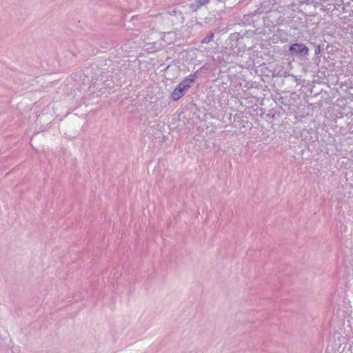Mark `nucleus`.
Wrapping results in <instances>:
<instances>
[{
  "instance_id": "1",
  "label": "nucleus",
  "mask_w": 353,
  "mask_h": 353,
  "mask_svg": "<svg viewBox=\"0 0 353 353\" xmlns=\"http://www.w3.org/2000/svg\"><path fill=\"white\" fill-rule=\"evenodd\" d=\"M196 76V73H194L185 78L172 92V99L176 101L181 98L190 87V84L195 81Z\"/></svg>"
},
{
  "instance_id": "2",
  "label": "nucleus",
  "mask_w": 353,
  "mask_h": 353,
  "mask_svg": "<svg viewBox=\"0 0 353 353\" xmlns=\"http://www.w3.org/2000/svg\"><path fill=\"white\" fill-rule=\"evenodd\" d=\"M289 51L292 54L306 56L309 52V49L303 43H295L290 46Z\"/></svg>"
},
{
  "instance_id": "3",
  "label": "nucleus",
  "mask_w": 353,
  "mask_h": 353,
  "mask_svg": "<svg viewBox=\"0 0 353 353\" xmlns=\"http://www.w3.org/2000/svg\"><path fill=\"white\" fill-rule=\"evenodd\" d=\"M201 6H203V4L201 2L200 0H196L194 2H192L190 5V8L193 10V11H196L198 9H199Z\"/></svg>"
},
{
  "instance_id": "4",
  "label": "nucleus",
  "mask_w": 353,
  "mask_h": 353,
  "mask_svg": "<svg viewBox=\"0 0 353 353\" xmlns=\"http://www.w3.org/2000/svg\"><path fill=\"white\" fill-rule=\"evenodd\" d=\"M214 37V33L213 32H210L208 33L202 40H201V43H210L212 39H213Z\"/></svg>"
},
{
  "instance_id": "5",
  "label": "nucleus",
  "mask_w": 353,
  "mask_h": 353,
  "mask_svg": "<svg viewBox=\"0 0 353 353\" xmlns=\"http://www.w3.org/2000/svg\"><path fill=\"white\" fill-rule=\"evenodd\" d=\"M200 1L202 3L203 6L208 4L210 1V0H200Z\"/></svg>"
},
{
  "instance_id": "6",
  "label": "nucleus",
  "mask_w": 353,
  "mask_h": 353,
  "mask_svg": "<svg viewBox=\"0 0 353 353\" xmlns=\"http://www.w3.org/2000/svg\"><path fill=\"white\" fill-rule=\"evenodd\" d=\"M319 52H320V46H317L316 49H315V53L317 54Z\"/></svg>"
},
{
  "instance_id": "7",
  "label": "nucleus",
  "mask_w": 353,
  "mask_h": 353,
  "mask_svg": "<svg viewBox=\"0 0 353 353\" xmlns=\"http://www.w3.org/2000/svg\"><path fill=\"white\" fill-rule=\"evenodd\" d=\"M176 13H177V11H176L175 9H174V10L172 11V12H171V14H174V15H176Z\"/></svg>"
},
{
  "instance_id": "8",
  "label": "nucleus",
  "mask_w": 353,
  "mask_h": 353,
  "mask_svg": "<svg viewBox=\"0 0 353 353\" xmlns=\"http://www.w3.org/2000/svg\"><path fill=\"white\" fill-rule=\"evenodd\" d=\"M170 68V65L167 66L166 70H169Z\"/></svg>"
}]
</instances>
